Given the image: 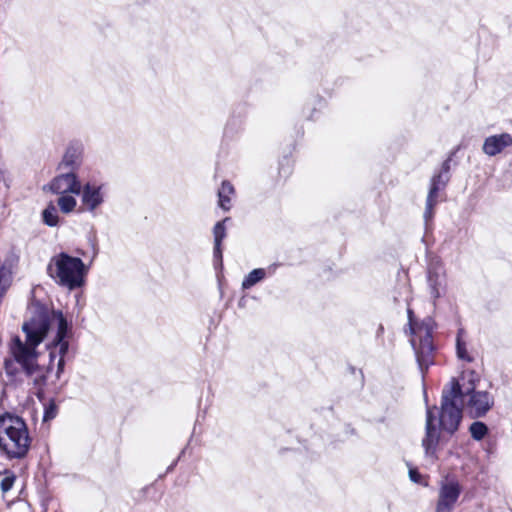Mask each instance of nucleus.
Instances as JSON below:
<instances>
[{"label": "nucleus", "instance_id": "7ed1b4c3", "mask_svg": "<svg viewBox=\"0 0 512 512\" xmlns=\"http://www.w3.org/2000/svg\"><path fill=\"white\" fill-rule=\"evenodd\" d=\"M47 273L57 285L74 290L84 284L87 267L79 257L60 252L51 257Z\"/></svg>", "mask_w": 512, "mask_h": 512}, {"label": "nucleus", "instance_id": "f8f14e48", "mask_svg": "<svg viewBox=\"0 0 512 512\" xmlns=\"http://www.w3.org/2000/svg\"><path fill=\"white\" fill-rule=\"evenodd\" d=\"M433 420V411L428 409L426 417V434L422 440V446L425 450L426 456L432 458L436 455V448L439 442V432L433 425Z\"/></svg>", "mask_w": 512, "mask_h": 512}, {"label": "nucleus", "instance_id": "5701e85b", "mask_svg": "<svg viewBox=\"0 0 512 512\" xmlns=\"http://www.w3.org/2000/svg\"><path fill=\"white\" fill-rule=\"evenodd\" d=\"M409 478L411 481H413L414 483H417V484H426L424 481H423V478L421 476V474L416 470V469H410L409 470Z\"/></svg>", "mask_w": 512, "mask_h": 512}, {"label": "nucleus", "instance_id": "9d476101", "mask_svg": "<svg viewBox=\"0 0 512 512\" xmlns=\"http://www.w3.org/2000/svg\"><path fill=\"white\" fill-rule=\"evenodd\" d=\"M448 180V167L445 168L444 172H440L432 177L424 212V219L426 222L432 219L433 208L438 202V192L446 186Z\"/></svg>", "mask_w": 512, "mask_h": 512}, {"label": "nucleus", "instance_id": "aec40b11", "mask_svg": "<svg viewBox=\"0 0 512 512\" xmlns=\"http://www.w3.org/2000/svg\"><path fill=\"white\" fill-rule=\"evenodd\" d=\"M470 433L475 440H481L487 433V427L482 422H474L470 426Z\"/></svg>", "mask_w": 512, "mask_h": 512}, {"label": "nucleus", "instance_id": "f03ea898", "mask_svg": "<svg viewBox=\"0 0 512 512\" xmlns=\"http://www.w3.org/2000/svg\"><path fill=\"white\" fill-rule=\"evenodd\" d=\"M31 438L25 421L10 413L0 416V453L6 458L22 459L30 448Z\"/></svg>", "mask_w": 512, "mask_h": 512}, {"label": "nucleus", "instance_id": "0eeeda50", "mask_svg": "<svg viewBox=\"0 0 512 512\" xmlns=\"http://www.w3.org/2000/svg\"><path fill=\"white\" fill-rule=\"evenodd\" d=\"M466 378L467 376L465 374L461 377V384H464L465 387H469L470 383H472L473 389L468 393L464 391V393L459 394V400L466 404L467 410L472 417H481L492 407L493 398L486 391H475L472 374L469 375L467 382H465Z\"/></svg>", "mask_w": 512, "mask_h": 512}, {"label": "nucleus", "instance_id": "f3484780", "mask_svg": "<svg viewBox=\"0 0 512 512\" xmlns=\"http://www.w3.org/2000/svg\"><path fill=\"white\" fill-rule=\"evenodd\" d=\"M57 205L62 213L70 214L75 211L77 207V200L71 194H60L57 199Z\"/></svg>", "mask_w": 512, "mask_h": 512}, {"label": "nucleus", "instance_id": "9b49d317", "mask_svg": "<svg viewBox=\"0 0 512 512\" xmlns=\"http://www.w3.org/2000/svg\"><path fill=\"white\" fill-rule=\"evenodd\" d=\"M428 287L430 297L434 300L444 294L446 289V275L442 264H431L428 271Z\"/></svg>", "mask_w": 512, "mask_h": 512}, {"label": "nucleus", "instance_id": "39448f33", "mask_svg": "<svg viewBox=\"0 0 512 512\" xmlns=\"http://www.w3.org/2000/svg\"><path fill=\"white\" fill-rule=\"evenodd\" d=\"M409 325L413 338L411 339L412 346L416 353L417 362L420 370L423 372L432 361V326L430 320H425L420 324L414 325L412 322V311L408 310Z\"/></svg>", "mask_w": 512, "mask_h": 512}, {"label": "nucleus", "instance_id": "f257e3e1", "mask_svg": "<svg viewBox=\"0 0 512 512\" xmlns=\"http://www.w3.org/2000/svg\"><path fill=\"white\" fill-rule=\"evenodd\" d=\"M23 331L26 334V343L16 337L11 345V352L15 360L22 365L28 374H33L38 368L39 355L35 347L40 344L44 337L55 332L54 339L47 344L49 351L48 370L57 367V376L63 372L64 356L68 351L69 344L65 340L68 323L61 311H45L37 309L33 317L23 324Z\"/></svg>", "mask_w": 512, "mask_h": 512}, {"label": "nucleus", "instance_id": "ddd939ff", "mask_svg": "<svg viewBox=\"0 0 512 512\" xmlns=\"http://www.w3.org/2000/svg\"><path fill=\"white\" fill-rule=\"evenodd\" d=\"M511 145L512 136L508 133H502L487 137L484 140L482 149L486 155L495 156Z\"/></svg>", "mask_w": 512, "mask_h": 512}, {"label": "nucleus", "instance_id": "6ab92c4d", "mask_svg": "<svg viewBox=\"0 0 512 512\" xmlns=\"http://www.w3.org/2000/svg\"><path fill=\"white\" fill-rule=\"evenodd\" d=\"M42 220L43 222L50 226L55 227L59 223V214L58 209L54 205V203L50 202L47 207L42 212Z\"/></svg>", "mask_w": 512, "mask_h": 512}, {"label": "nucleus", "instance_id": "423d86ee", "mask_svg": "<svg viewBox=\"0 0 512 512\" xmlns=\"http://www.w3.org/2000/svg\"><path fill=\"white\" fill-rule=\"evenodd\" d=\"M80 197L79 211L96 215L107 199V186L105 183L92 180L81 184L77 193Z\"/></svg>", "mask_w": 512, "mask_h": 512}, {"label": "nucleus", "instance_id": "4be33fe9", "mask_svg": "<svg viewBox=\"0 0 512 512\" xmlns=\"http://www.w3.org/2000/svg\"><path fill=\"white\" fill-rule=\"evenodd\" d=\"M456 352L459 359L470 362L472 359L469 356L465 343L461 341L460 335L457 337Z\"/></svg>", "mask_w": 512, "mask_h": 512}, {"label": "nucleus", "instance_id": "4468645a", "mask_svg": "<svg viewBox=\"0 0 512 512\" xmlns=\"http://www.w3.org/2000/svg\"><path fill=\"white\" fill-rule=\"evenodd\" d=\"M82 157L83 147L79 144H71L67 147L59 168L74 172V170L81 166Z\"/></svg>", "mask_w": 512, "mask_h": 512}, {"label": "nucleus", "instance_id": "b1692460", "mask_svg": "<svg viewBox=\"0 0 512 512\" xmlns=\"http://www.w3.org/2000/svg\"><path fill=\"white\" fill-rule=\"evenodd\" d=\"M56 412H57L56 406L54 404H50L45 409L44 421H48V420L53 419L56 416Z\"/></svg>", "mask_w": 512, "mask_h": 512}, {"label": "nucleus", "instance_id": "a211bd4d", "mask_svg": "<svg viewBox=\"0 0 512 512\" xmlns=\"http://www.w3.org/2000/svg\"><path fill=\"white\" fill-rule=\"evenodd\" d=\"M266 277V270L257 268L248 273L242 281V289L246 290L261 282Z\"/></svg>", "mask_w": 512, "mask_h": 512}, {"label": "nucleus", "instance_id": "dca6fc26", "mask_svg": "<svg viewBox=\"0 0 512 512\" xmlns=\"http://www.w3.org/2000/svg\"><path fill=\"white\" fill-rule=\"evenodd\" d=\"M234 195V187L228 181H223L218 191L219 206L228 211L231 207V197Z\"/></svg>", "mask_w": 512, "mask_h": 512}, {"label": "nucleus", "instance_id": "1a4fd4ad", "mask_svg": "<svg viewBox=\"0 0 512 512\" xmlns=\"http://www.w3.org/2000/svg\"><path fill=\"white\" fill-rule=\"evenodd\" d=\"M81 186L78 176L71 171L61 173L54 177L48 184V190L53 194H75L77 195Z\"/></svg>", "mask_w": 512, "mask_h": 512}, {"label": "nucleus", "instance_id": "20e7f679", "mask_svg": "<svg viewBox=\"0 0 512 512\" xmlns=\"http://www.w3.org/2000/svg\"><path fill=\"white\" fill-rule=\"evenodd\" d=\"M472 389V383L469 387H465L464 384L452 379L449 386L443 390L440 412V425L443 430L452 434L458 429L462 419V412L458 405L459 394L464 393V391L468 393Z\"/></svg>", "mask_w": 512, "mask_h": 512}, {"label": "nucleus", "instance_id": "6e6552de", "mask_svg": "<svg viewBox=\"0 0 512 512\" xmlns=\"http://www.w3.org/2000/svg\"><path fill=\"white\" fill-rule=\"evenodd\" d=\"M460 493L461 486L457 481H443L439 488L436 512H452Z\"/></svg>", "mask_w": 512, "mask_h": 512}, {"label": "nucleus", "instance_id": "412c9836", "mask_svg": "<svg viewBox=\"0 0 512 512\" xmlns=\"http://www.w3.org/2000/svg\"><path fill=\"white\" fill-rule=\"evenodd\" d=\"M16 477L12 472L6 471L0 482V488L3 493H7L13 487Z\"/></svg>", "mask_w": 512, "mask_h": 512}, {"label": "nucleus", "instance_id": "2eb2a0df", "mask_svg": "<svg viewBox=\"0 0 512 512\" xmlns=\"http://www.w3.org/2000/svg\"><path fill=\"white\" fill-rule=\"evenodd\" d=\"M229 218H225L223 221L217 222L213 228L214 235V259L218 261L220 264L222 263V250H221V242L226 237V228L225 222L228 221Z\"/></svg>", "mask_w": 512, "mask_h": 512}]
</instances>
